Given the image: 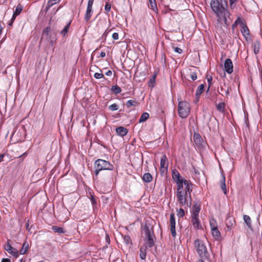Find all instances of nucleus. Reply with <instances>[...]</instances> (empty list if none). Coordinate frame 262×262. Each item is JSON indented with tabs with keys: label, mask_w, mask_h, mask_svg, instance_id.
Wrapping results in <instances>:
<instances>
[{
	"label": "nucleus",
	"mask_w": 262,
	"mask_h": 262,
	"mask_svg": "<svg viewBox=\"0 0 262 262\" xmlns=\"http://www.w3.org/2000/svg\"><path fill=\"white\" fill-rule=\"evenodd\" d=\"M148 7L154 11L157 10V4L155 0H149Z\"/></svg>",
	"instance_id": "obj_28"
},
{
	"label": "nucleus",
	"mask_w": 262,
	"mask_h": 262,
	"mask_svg": "<svg viewBox=\"0 0 262 262\" xmlns=\"http://www.w3.org/2000/svg\"><path fill=\"white\" fill-rule=\"evenodd\" d=\"M192 220L191 222L193 227L196 229L199 228L200 221L199 219V215H191Z\"/></svg>",
	"instance_id": "obj_18"
},
{
	"label": "nucleus",
	"mask_w": 262,
	"mask_h": 262,
	"mask_svg": "<svg viewBox=\"0 0 262 262\" xmlns=\"http://www.w3.org/2000/svg\"><path fill=\"white\" fill-rule=\"evenodd\" d=\"M190 76L191 79L192 80H195L197 78V74L195 71H192L191 70H190Z\"/></svg>",
	"instance_id": "obj_39"
},
{
	"label": "nucleus",
	"mask_w": 262,
	"mask_h": 262,
	"mask_svg": "<svg viewBox=\"0 0 262 262\" xmlns=\"http://www.w3.org/2000/svg\"><path fill=\"white\" fill-rule=\"evenodd\" d=\"M60 8H61V6H60L58 9H60Z\"/></svg>",
	"instance_id": "obj_61"
},
{
	"label": "nucleus",
	"mask_w": 262,
	"mask_h": 262,
	"mask_svg": "<svg viewBox=\"0 0 262 262\" xmlns=\"http://www.w3.org/2000/svg\"><path fill=\"white\" fill-rule=\"evenodd\" d=\"M211 231L213 236L216 238H219L221 234L217 228L212 229Z\"/></svg>",
	"instance_id": "obj_35"
},
{
	"label": "nucleus",
	"mask_w": 262,
	"mask_h": 262,
	"mask_svg": "<svg viewBox=\"0 0 262 262\" xmlns=\"http://www.w3.org/2000/svg\"><path fill=\"white\" fill-rule=\"evenodd\" d=\"M204 89V85L202 84L199 86L196 92V96L199 97L200 95L203 93Z\"/></svg>",
	"instance_id": "obj_31"
},
{
	"label": "nucleus",
	"mask_w": 262,
	"mask_h": 262,
	"mask_svg": "<svg viewBox=\"0 0 262 262\" xmlns=\"http://www.w3.org/2000/svg\"><path fill=\"white\" fill-rule=\"evenodd\" d=\"M170 232L171 233V235L173 237H176V220L175 216L173 213H171L170 215Z\"/></svg>",
	"instance_id": "obj_11"
},
{
	"label": "nucleus",
	"mask_w": 262,
	"mask_h": 262,
	"mask_svg": "<svg viewBox=\"0 0 262 262\" xmlns=\"http://www.w3.org/2000/svg\"><path fill=\"white\" fill-rule=\"evenodd\" d=\"M142 180L146 183H149L152 180V177L149 173H145L142 177Z\"/></svg>",
	"instance_id": "obj_23"
},
{
	"label": "nucleus",
	"mask_w": 262,
	"mask_h": 262,
	"mask_svg": "<svg viewBox=\"0 0 262 262\" xmlns=\"http://www.w3.org/2000/svg\"><path fill=\"white\" fill-rule=\"evenodd\" d=\"M60 0H49L48 3L46 5V11H48V10L54 5L58 3Z\"/></svg>",
	"instance_id": "obj_25"
},
{
	"label": "nucleus",
	"mask_w": 262,
	"mask_h": 262,
	"mask_svg": "<svg viewBox=\"0 0 262 262\" xmlns=\"http://www.w3.org/2000/svg\"><path fill=\"white\" fill-rule=\"evenodd\" d=\"M29 248V244L27 241H25L23 244V246L20 250V254H24L28 251Z\"/></svg>",
	"instance_id": "obj_24"
},
{
	"label": "nucleus",
	"mask_w": 262,
	"mask_h": 262,
	"mask_svg": "<svg viewBox=\"0 0 262 262\" xmlns=\"http://www.w3.org/2000/svg\"><path fill=\"white\" fill-rule=\"evenodd\" d=\"M5 155L4 154L0 155V162H2L3 161V158L5 157Z\"/></svg>",
	"instance_id": "obj_53"
},
{
	"label": "nucleus",
	"mask_w": 262,
	"mask_h": 262,
	"mask_svg": "<svg viewBox=\"0 0 262 262\" xmlns=\"http://www.w3.org/2000/svg\"><path fill=\"white\" fill-rule=\"evenodd\" d=\"M95 177L97 178L102 170H113L114 166L108 161L101 159L96 160L94 164Z\"/></svg>",
	"instance_id": "obj_2"
},
{
	"label": "nucleus",
	"mask_w": 262,
	"mask_h": 262,
	"mask_svg": "<svg viewBox=\"0 0 262 262\" xmlns=\"http://www.w3.org/2000/svg\"><path fill=\"white\" fill-rule=\"evenodd\" d=\"M111 91L113 92L115 94L117 95L121 93V89L119 86L115 85L112 86Z\"/></svg>",
	"instance_id": "obj_29"
},
{
	"label": "nucleus",
	"mask_w": 262,
	"mask_h": 262,
	"mask_svg": "<svg viewBox=\"0 0 262 262\" xmlns=\"http://www.w3.org/2000/svg\"><path fill=\"white\" fill-rule=\"evenodd\" d=\"M210 225L211 229L217 228L216 224V222L214 220L210 221Z\"/></svg>",
	"instance_id": "obj_43"
},
{
	"label": "nucleus",
	"mask_w": 262,
	"mask_h": 262,
	"mask_svg": "<svg viewBox=\"0 0 262 262\" xmlns=\"http://www.w3.org/2000/svg\"><path fill=\"white\" fill-rule=\"evenodd\" d=\"M221 189L222 190V191H223L224 193L225 194H227V189H226V184H225V177L224 175L223 176L222 180L221 181Z\"/></svg>",
	"instance_id": "obj_26"
},
{
	"label": "nucleus",
	"mask_w": 262,
	"mask_h": 262,
	"mask_svg": "<svg viewBox=\"0 0 262 262\" xmlns=\"http://www.w3.org/2000/svg\"><path fill=\"white\" fill-rule=\"evenodd\" d=\"M224 68L225 71L228 74H231L233 72V63L230 59L228 58L225 60Z\"/></svg>",
	"instance_id": "obj_13"
},
{
	"label": "nucleus",
	"mask_w": 262,
	"mask_h": 262,
	"mask_svg": "<svg viewBox=\"0 0 262 262\" xmlns=\"http://www.w3.org/2000/svg\"><path fill=\"white\" fill-rule=\"evenodd\" d=\"M225 103L224 102L219 103L216 105V108L218 111L223 112L225 111Z\"/></svg>",
	"instance_id": "obj_34"
},
{
	"label": "nucleus",
	"mask_w": 262,
	"mask_h": 262,
	"mask_svg": "<svg viewBox=\"0 0 262 262\" xmlns=\"http://www.w3.org/2000/svg\"><path fill=\"white\" fill-rule=\"evenodd\" d=\"M146 247H141L140 249L139 256L142 259H145L146 258Z\"/></svg>",
	"instance_id": "obj_22"
},
{
	"label": "nucleus",
	"mask_w": 262,
	"mask_h": 262,
	"mask_svg": "<svg viewBox=\"0 0 262 262\" xmlns=\"http://www.w3.org/2000/svg\"><path fill=\"white\" fill-rule=\"evenodd\" d=\"M172 178L177 184V187H178L179 185H183L184 183L191 182L189 180L181 178L180 173L177 171H172Z\"/></svg>",
	"instance_id": "obj_8"
},
{
	"label": "nucleus",
	"mask_w": 262,
	"mask_h": 262,
	"mask_svg": "<svg viewBox=\"0 0 262 262\" xmlns=\"http://www.w3.org/2000/svg\"><path fill=\"white\" fill-rule=\"evenodd\" d=\"M185 215V211L183 209L180 208L178 212V215L183 217Z\"/></svg>",
	"instance_id": "obj_44"
},
{
	"label": "nucleus",
	"mask_w": 262,
	"mask_h": 262,
	"mask_svg": "<svg viewBox=\"0 0 262 262\" xmlns=\"http://www.w3.org/2000/svg\"><path fill=\"white\" fill-rule=\"evenodd\" d=\"M236 0H229L230 4H233L235 2Z\"/></svg>",
	"instance_id": "obj_57"
},
{
	"label": "nucleus",
	"mask_w": 262,
	"mask_h": 262,
	"mask_svg": "<svg viewBox=\"0 0 262 262\" xmlns=\"http://www.w3.org/2000/svg\"><path fill=\"white\" fill-rule=\"evenodd\" d=\"M44 38L53 46L57 40L56 33L54 31H51L50 27H47L43 30L41 39Z\"/></svg>",
	"instance_id": "obj_5"
},
{
	"label": "nucleus",
	"mask_w": 262,
	"mask_h": 262,
	"mask_svg": "<svg viewBox=\"0 0 262 262\" xmlns=\"http://www.w3.org/2000/svg\"><path fill=\"white\" fill-rule=\"evenodd\" d=\"M235 23L239 24L241 25V26H242V23H244L239 17H238L237 18V19L235 20Z\"/></svg>",
	"instance_id": "obj_48"
},
{
	"label": "nucleus",
	"mask_w": 262,
	"mask_h": 262,
	"mask_svg": "<svg viewBox=\"0 0 262 262\" xmlns=\"http://www.w3.org/2000/svg\"><path fill=\"white\" fill-rule=\"evenodd\" d=\"M194 246L201 258L206 259L208 257L209 254L207 247L202 241L198 238L196 239L194 241Z\"/></svg>",
	"instance_id": "obj_4"
},
{
	"label": "nucleus",
	"mask_w": 262,
	"mask_h": 262,
	"mask_svg": "<svg viewBox=\"0 0 262 262\" xmlns=\"http://www.w3.org/2000/svg\"><path fill=\"white\" fill-rule=\"evenodd\" d=\"M229 90H230V89L229 88H228L227 90L226 91H225V95L227 96L229 94Z\"/></svg>",
	"instance_id": "obj_54"
},
{
	"label": "nucleus",
	"mask_w": 262,
	"mask_h": 262,
	"mask_svg": "<svg viewBox=\"0 0 262 262\" xmlns=\"http://www.w3.org/2000/svg\"><path fill=\"white\" fill-rule=\"evenodd\" d=\"M190 110V104L186 101H180L178 104V114L182 118H186L189 115Z\"/></svg>",
	"instance_id": "obj_6"
},
{
	"label": "nucleus",
	"mask_w": 262,
	"mask_h": 262,
	"mask_svg": "<svg viewBox=\"0 0 262 262\" xmlns=\"http://www.w3.org/2000/svg\"><path fill=\"white\" fill-rule=\"evenodd\" d=\"M52 230L54 232L59 233H64V231L63 230V229L61 227L54 226L52 227Z\"/></svg>",
	"instance_id": "obj_32"
},
{
	"label": "nucleus",
	"mask_w": 262,
	"mask_h": 262,
	"mask_svg": "<svg viewBox=\"0 0 262 262\" xmlns=\"http://www.w3.org/2000/svg\"><path fill=\"white\" fill-rule=\"evenodd\" d=\"M90 200L91 201L92 205L93 206V208L94 209H95V208H96L97 206V201L95 200L94 196L91 194Z\"/></svg>",
	"instance_id": "obj_38"
},
{
	"label": "nucleus",
	"mask_w": 262,
	"mask_h": 262,
	"mask_svg": "<svg viewBox=\"0 0 262 262\" xmlns=\"http://www.w3.org/2000/svg\"><path fill=\"white\" fill-rule=\"evenodd\" d=\"M241 28V32L244 37L248 36L250 34V31L247 25L244 23H242Z\"/></svg>",
	"instance_id": "obj_20"
},
{
	"label": "nucleus",
	"mask_w": 262,
	"mask_h": 262,
	"mask_svg": "<svg viewBox=\"0 0 262 262\" xmlns=\"http://www.w3.org/2000/svg\"><path fill=\"white\" fill-rule=\"evenodd\" d=\"M16 134V132H14L12 135L11 138H14Z\"/></svg>",
	"instance_id": "obj_58"
},
{
	"label": "nucleus",
	"mask_w": 262,
	"mask_h": 262,
	"mask_svg": "<svg viewBox=\"0 0 262 262\" xmlns=\"http://www.w3.org/2000/svg\"><path fill=\"white\" fill-rule=\"evenodd\" d=\"M235 220L230 217V216H229V217H227L226 220V221H225V224H226V227H227V228L228 229V230H231L232 229V228L233 227V226H234V225L235 224Z\"/></svg>",
	"instance_id": "obj_14"
},
{
	"label": "nucleus",
	"mask_w": 262,
	"mask_h": 262,
	"mask_svg": "<svg viewBox=\"0 0 262 262\" xmlns=\"http://www.w3.org/2000/svg\"><path fill=\"white\" fill-rule=\"evenodd\" d=\"M109 31H107L106 30L104 32V33L103 34V36L106 37L108 34Z\"/></svg>",
	"instance_id": "obj_56"
},
{
	"label": "nucleus",
	"mask_w": 262,
	"mask_h": 262,
	"mask_svg": "<svg viewBox=\"0 0 262 262\" xmlns=\"http://www.w3.org/2000/svg\"><path fill=\"white\" fill-rule=\"evenodd\" d=\"M201 210V202L200 201L196 202L193 207L192 215H199Z\"/></svg>",
	"instance_id": "obj_15"
},
{
	"label": "nucleus",
	"mask_w": 262,
	"mask_h": 262,
	"mask_svg": "<svg viewBox=\"0 0 262 262\" xmlns=\"http://www.w3.org/2000/svg\"><path fill=\"white\" fill-rule=\"evenodd\" d=\"M167 158L165 155H163L160 160V168L161 170L162 168L167 169L168 164L167 163Z\"/></svg>",
	"instance_id": "obj_17"
},
{
	"label": "nucleus",
	"mask_w": 262,
	"mask_h": 262,
	"mask_svg": "<svg viewBox=\"0 0 262 262\" xmlns=\"http://www.w3.org/2000/svg\"><path fill=\"white\" fill-rule=\"evenodd\" d=\"M193 141L198 147H205L206 146V142L198 133H194L193 135Z\"/></svg>",
	"instance_id": "obj_9"
},
{
	"label": "nucleus",
	"mask_w": 262,
	"mask_h": 262,
	"mask_svg": "<svg viewBox=\"0 0 262 262\" xmlns=\"http://www.w3.org/2000/svg\"><path fill=\"white\" fill-rule=\"evenodd\" d=\"M149 118V114L147 113H143L139 119V122H143Z\"/></svg>",
	"instance_id": "obj_30"
},
{
	"label": "nucleus",
	"mask_w": 262,
	"mask_h": 262,
	"mask_svg": "<svg viewBox=\"0 0 262 262\" xmlns=\"http://www.w3.org/2000/svg\"><path fill=\"white\" fill-rule=\"evenodd\" d=\"M2 262H11V260L9 258H3Z\"/></svg>",
	"instance_id": "obj_51"
},
{
	"label": "nucleus",
	"mask_w": 262,
	"mask_h": 262,
	"mask_svg": "<svg viewBox=\"0 0 262 262\" xmlns=\"http://www.w3.org/2000/svg\"><path fill=\"white\" fill-rule=\"evenodd\" d=\"M6 250L14 256H18V252L17 249L13 248L9 244H8Z\"/></svg>",
	"instance_id": "obj_16"
},
{
	"label": "nucleus",
	"mask_w": 262,
	"mask_h": 262,
	"mask_svg": "<svg viewBox=\"0 0 262 262\" xmlns=\"http://www.w3.org/2000/svg\"><path fill=\"white\" fill-rule=\"evenodd\" d=\"M243 219H244V222L247 224L248 228H251V227H252L251 220V218L250 217V216L247 215H244Z\"/></svg>",
	"instance_id": "obj_27"
},
{
	"label": "nucleus",
	"mask_w": 262,
	"mask_h": 262,
	"mask_svg": "<svg viewBox=\"0 0 262 262\" xmlns=\"http://www.w3.org/2000/svg\"><path fill=\"white\" fill-rule=\"evenodd\" d=\"M192 184L190 182L177 187L176 198L181 206L190 207L192 203Z\"/></svg>",
	"instance_id": "obj_1"
},
{
	"label": "nucleus",
	"mask_w": 262,
	"mask_h": 262,
	"mask_svg": "<svg viewBox=\"0 0 262 262\" xmlns=\"http://www.w3.org/2000/svg\"><path fill=\"white\" fill-rule=\"evenodd\" d=\"M112 38L114 40H117L119 38V35L118 33H114L112 35Z\"/></svg>",
	"instance_id": "obj_46"
},
{
	"label": "nucleus",
	"mask_w": 262,
	"mask_h": 262,
	"mask_svg": "<svg viewBox=\"0 0 262 262\" xmlns=\"http://www.w3.org/2000/svg\"><path fill=\"white\" fill-rule=\"evenodd\" d=\"M220 3L224 4V5L225 6V8H226V7L227 6V2L226 1V0H220Z\"/></svg>",
	"instance_id": "obj_49"
},
{
	"label": "nucleus",
	"mask_w": 262,
	"mask_h": 262,
	"mask_svg": "<svg viewBox=\"0 0 262 262\" xmlns=\"http://www.w3.org/2000/svg\"><path fill=\"white\" fill-rule=\"evenodd\" d=\"M203 259V258H201L199 260L198 262H204Z\"/></svg>",
	"instance_id": "obj_59"
},
{
	"label": "nucleus",
	"mask_w": 262,
	"mask_h": 262,
	"mask_svg": "<svg viewBox=\"0 0 262 262\" xmlns=\"http://www.w3.org/2000/svg\"><path fill=\"white\" fill-rule=\"evenodd\" d=\"M23 7V6L19 4L15 8V10L13 13V16L11 19V21L9 23V26H12L13 21H14L16 17L19 15L22 11Z\"/></svg>",
	"instance_id": "obj_12"
},
{
	"label": "nucleus",
	"mask_w": 262,
	"mask_h": 262,
	"mask_svg": "<svg viewBox=\"0 0 262 262\" xmlns=\"http://www.w3.org/2000/svg\"><path fill=\"white\" fill-rule=\"evenodd\" d=\"M138 102L136 100H129L127 101L126 105L129 108L130 106H136Z\"/></svg>",
	"instance_id": "obj_33"
},
{
	"label": "nucleus",
	"mask_w": 262,
	"mask_h": 262,
	"mask_svg": "<svg viewBox=\"0 0 262 262\" xmlns=\"http://www.w3.org/2000/svg\"><path fill=\"white\" fill-rule=\"evenodd\" d=\"M105 53L104 52H101L100 53V56L101 57H104L105 56Z\"/></svg>",
	"instance_id": "obj_55"
},
{
	"label": "nucleus",
	"mask_w": 262,
	"mask_h": 262,
	"mask_svg": "<svg viewBox=\"0 0 262 262\" xmlns=\"http://www.w3.org/2000/svg\"><path fill=\"white\" fill-rule=\"evenodd\" d=\"M105 75L108 76H111L112 75V71L108 70L105 73Z\"/></svg>",
	"instance_id": "obj_50"
},
{
	"label": "nucleus",
	"mask_w": 262,
	"mask_h": 262,
	"mask_svg": "<svg viewBox=\"0 0 262 262\" xmlns=\"http://www.w3.org/2000/svg\"><path fill=\"white\" fill-rule=\"evenodd\" d=\"M221 91H223V88H221Z\"/></svg>",
	"instance_id": "obj_60"
},
{
	"label": "nucleus",
	"mask_w": 262,
	"mask_h": 262,
	"mask_svg": "<svg viewBox=\"0 0 262 262\" xmlns=\"http://www.w3.org/2000/svg\"><path fill=\"white\" fill-rule=\"evenodd\" d=\"M210 6L212 11L219 16H225L228 13L224 4L220 3L218 0H211Z\"/></svg>",
	"instance_id": "obj_3"
},
{
	"label": "nucleus",
	"mask_w": 262,
	"mask_h": 262,
	"mask_svg": "<svg viewBox=\"0 0 262 262\" xmlns=\"http://www.w3.org/2000/svg\"><path fill=\"white\" fill-rule=\"evenodd\" d=\"M110 110L112 111H117L119 108V106L116 103H114L108 106Z\"/></svg>",
	"instance_id": "obj_40"
},
{
	"label": "nucleus",
	"mask_w": 262,
	"mask_h": 262,
	"mask_svg": "<svg viewBox=\"0 0 262 262\" xmlns=\"http://www.w3.org/2000/svg\"><path fill=\"white\" fill-rule=\"evenodd\" d=\"M259 52V49L258 48H256V47L255 46L254 47V52L255 54H257Z\"/></svg>",
	"instance_id": "obj_52"
},
{
	"label": "nucleus",
	"mask_w": 262,
	"mask_h": 262,
	"mask_svg": "<svg viewBox=\"0 0 262 262\" xmlns=\"http://www.w3.org/2000/svg\"><path fill=\"white\" fill-rule=\"evenodd\" d=\"M174 50L176 52L179 53V54H181L182 53V50L181 48H178V47H174Z\"/></svg>",
	"instance_id": "obj_47"
},
{
	"label": "nucleus",
	"mask_w": 262,
	"mask_h": 262,
	"mask_svg": "<svg viewBox=\"0 0 262 262\" xmlns=\"http://www.w3.org/2000/svg\"><path fill=\"white\" fill-rule=\"evenodd\" d=\"M206 78H207V81H208V89H207V91H208L209 90L210 87L212 85V76H210L209 75H207Z\"/></svg>",
	"instance_id": "obj_41"
},
{
	"label": "nucleus",
	"mask_w": 262,
	"mask_h": 262,
	"mask_svg": "<svg viewBox=\"0 0 262 262\" xmlns=\"http://www.w3.org/2000/svg\"><path fill=\"white\" fill-rule=\"evenodd\" d=\"M71 23H69L63 28V29L60 32V34H62L63 36H65L66 34L68 33Z\"/></svg>",
	"instance_id": "obj_36"
},
{
	"label": "nucleus",
	"mask_w": 262,
	"mask_h": 262,
	"mask_svg": "<svg viewBox=\"0 0 262 262\" xmlns=\"http://www.w3.org/2000/svg\"><path fill=\"white\" fill-rule=\"evenodd\" d=\"M156 74L152 75V76L150 78L149 82H148V86H150L151 88L154 87V83L155 82L156 77Z\"/></svg>",
	"instance_id": "obj_37"
},
{
	"label": "nucleus",
	"mask_w": 262,
	"mask_h": 262,
	"mask_svg": "<svg viewBox=\"0 0 262 262\" xmlns=\"http://www.w3.org/2000/svg\"><path fill=\"white\" fill-rule=\"evenodd\" d=\"M143 230L145 234V246L146 247H151L154 245V241L152 238L153 231L149 227L145 225Z\"/></svg>",
	"instance_id": "obj_7"
},
{
	"label": "nucleus",
	"mask_w": 262,
	"mask_h": 262,
	"mask_svg": "<svg viewBox=\"0 0 262 262\" xmlns=\"http://www.w3.org/2000/svg\"><path fill=\"white\" fill-rule=\"evenodd\" d=\"M123 243L127 247H130L132 245V240L130 236L128 235H122Z\"/></svg>",
	"instance_id": "obj_21"
},
{
	"label": "nucleus",
	"mask_w": 262,
	"mask_h": 262,
	"mask_svg": "<svg viewBox=\"0 0 262 262\" xmlns=\"http://www.w3.org/2000/svg\"><path fill=\"white\" fill-rule=\"evenodd\" d=\"M94 0H89L88 3L87 9L84 17L86 21H88L91 17L92 14V6Z\"/></svg>",
	"instance_id": "obj_10"
},
{
	"label": "nucleus",
	"mask_w": 262,
	"mask_h": 262,
	"mask_svg": "<svg viewBox=\"0 0 262 262\" xmlns=\"http://www.w3.org/2000/svg\"><path fill=\"white\" fill-rule=\"evenodd\" d=\"M116 130L117 134L121 137L125 136L127 133V129L123 126L117 127Z\"/></svg>",
	"instance_id": "obj_19"
},
{
	"label": "nucleus",
	"mask_w": 262,
	"mask_h": 262,
	"mask_svg": "<svg viewBox=\"0 0 262 262\" xmlns=\"http://www.w3.org/2000/svg\"><path fill=\"white\" fill-rule=\"evenodd\" d=\"M111 9V5L110 3H107L105 6V10L106 11V12H108L110 11Z\"/></svg>",
	"instance_id": "obj_45"
},
{
	"label": "nucleus",
	"mask_w": 262,
	"mask_h": 262,
	"mask_svg": "<svg viewBox=\"0 0 262 262\" xmlns=\"http://www.w3.org/2000/svg\"><path fill=\"white\" fill-rule=\"evenodd\" d=\"M94 77L96 79L103 78L104 80H106V78L104 77V75L102 73H95L94 74Z\"/></svg>",
	"instance_id": "obj_42"
}]
</instances>
